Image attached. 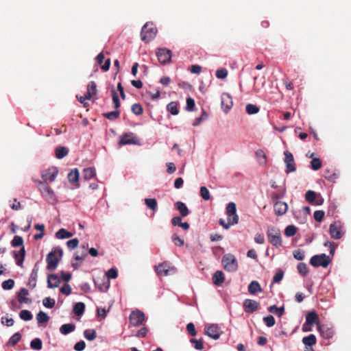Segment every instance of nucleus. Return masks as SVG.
I'll list each match as a JSON object with an SVG mask.
<instances>
[{"mask_svg": "<svg viewBox=\"0 0 351 351\" xmlns=\"http://www.w3.org/2000/svg\"><path fill=\"white\" fill-rule=\"evenodd\" d=\"M267 236L268 238L269 242L276 247H279L282 246V238L281 233L279 228L270 226L267 228Z\"/></svg>", "mask_w": 351, "mask_h": 351, "instance_id": "4", "label": "nucleus"}, {"mask_svg": "<svg viewBox=\"0 0 351 351\" xmlns=\"http://www.w3.org/2000/svg\"><path fill=\"white\" fill-rule=\"evenodd\" d=\"M174 206L175 208L179 211L180 215L182 217H185L189 215L190 211L184 202L180 201L176 202Z\"/></svg>", "mask_w": 351, "mask_h": 351, "instance_id": "20", "label": "nucleus"}, {"mask_svg": "<svg viewBox=\"0 0 351 351\" xmlns=\"http://www.w3.org/2000/svg\"><path fill=\"white\" fill-rule=\"evenodd\" d=\"M1 322L2 324L5 325L6 326H12L14 325V321L12 318L2 317L1 319Z\"/></svg>", "mask_w": 351, "mask_h": 351, "instance_id": "63", "label": "nucleus"}, {"mask_svg": "<svg viewBox=\"0 0 351 351\" xmlns=\"http://www.w3.org/2000/svg\"><path fill=\"white\" fill-rule=\"evenodd\" d=\"M35 183L43 197H44L47 201L51 204H55L56 202L55 193L47 182L36 180Z\"/></svg>", "mask_w": 351, "mask_h": 351, "instance_id": "1", "label": "nucleus"}, {"mask_svg": "<svg viewBox=\"0 0 351 351\" xmlns=\"http://www.w3.org/2000/svg\"><path fill=\"white\" fill-rule=\"evenodd\" d=\"M297 228L293 225L288 226L285 230V234L287 237H292L297 232Z\"/></svg>", "mask_w": 351, "mask_h": 351, "instance_id": "50", "label": "nucleus"}, {"mask_svg": "<svg viewBox=\"0 0 351 351\" xmlns=\"http://www.w3.org/2000/svg\"><path fill=\"white\" fill-rule=\"evenodd\" d=\"M317 320H318V317L315 312L313 311V312L308 313L306 317V323L303 326V330L304 331L309 330L310 329L306 328L305 325L307 324V325L311 326L314 323H315Z\"/></svg>", "mask_w": 351, "mask_h": 351, "instance_id": "22", "label": "nucleus"}, {"mask_svg": "<svg viewBox=\"0 0 351 351\" xmlns=\"http://www.w3.org/2000/svg\"><path fill=\"white\" fill-rule=\"evenodd\" d=\"M256 155L258 158V162L261 165H265L266 163V155L262 149H258L256 152Z\"/></svg>", "mask_w": 351, "mask_h": 351, "instance_id": "51", "label": "nucleus"}, {"mask_svg": "<svg viewBox=\"0 0 351 351\" xmlns=\"http://www.w3.org/2000/svg\"><path fill=\"white\" fill-rule=\"evenodd\" d=\"M172 241L177 246H182L184 244V240L180 238L177 234L172 235Z\"/></svg>", "mask_w": 351, "mask_h": 351, "instance_id": "62", "label": "nucleus"}, {"mask_svg": "<svg viewBox=\"0 0 351 351\" xmlns=\"http://www.w3.org/2000/svg\"><path fill=\"white\" fill-rule=\"evenodd\" d=\"M138 138L133 133L124 134L119 141L120 145H136L138 144Z\"/></svg>", "mask_w": 351, "mask_h": 351, "instance_id": "16", "label": "nucleus"}, {"mask_svg": "<svg viewBox=\"0 0 351 351\" xmlns=\"http://www.w3.org/2000/svg\"><path fill=\"white\" fill-rule=\"evenodd\" d=\"M23 244V239L20 236H14L12 241V245L13 247H19L21 246Z\"/></svg>", "mask_w": 351, "mask_h": 351, "instance_id": "58", "label": "nucleus"}, {"mask_svg": "<svg viewBox=\"0 0 351 351\" xmlns=\"http://www.w3.org/2000/svg\"><path fill=\"white\" fill-rule=\"evenodd\" d=\"M246 112L248 114H254L259 112V108L254 104H248L245 107Z\"/></svg>", "mask_w": 351, "mask_h": 351, "instance_id": "43", "label": "nucleus"}, {"mask_svg": "<svg viewBox=\"0 0 351 351\" xmlns=\"http://www.w3.org/2000/svg\"><path fill=\"white\" fill-rule=\"evenodd\" d=\"M263 322L267 327H272L276 323L275 319L272 315H267L263 317Z\"/></svg>", "mask_w": 351, "mask_h": 351, "instance_id": "54", "label": "nucleus"}, {"mask_svg": "<svg viewBox=\"0 0 351 351\" xmlns=\"http://www.w3.org/2000/svg\"><path fill=\"white\" fill-rule=\"evenodd\" d=\"M95 169L92 167L84 169L82 173L83 178L86 180H88L95 176Z\"/></svg>", "mask_w": 351, "mask_h": 351, "instance_id": "33", "label": "nucleus"}, {"mask_svg": "<svg viewBox=\"0 0 351 351\" xmlns=\"http://www.w3.org/2000/svg\"><path fill=\"white\" fill-rule=\"evenodd\" d=\"M119 110L116 109L114 111L104 113L103 116L110 121H114L119 117Z\"/></svg>", "mask_w": 351, "mask_h": 351, "instance_id": "40", "label": "nucleus"}, {"mask_svg": "<svg viewBox=\"0 0 351 351\" xmlns=\"http://www.w3.org/2000/svg\"><path fill=\"white\" fill-rule=\"evenodd\" d=\"M318 195L313 191H308L305 195L306 200L310 204H314Z\"/></svg>", "mask_w": 351, "mask_h": 351, "instance_id": "36", "label": "nucleus"}, {"mask_svg": "<svg viewBox=\"0 0 351 351\" xmlns=\"http://www.w3.org/2000/svg\"><path fill=\"white\" fill-rule=\"evenodd\" d=\"M157 33V29L152 22L146 23L142 27L141 36V40L145 43L152 40Z\"/></svg>", "mask_w": 351, "mask_h": 351, "instance_id": "3", "label": "nucleus"}, {"mask_svg": "<svg viewBox=\"0 0 351 351\" xmlns=\"http://www.w3.org/2000/svg\"><path fill=\"white\" fill-rule=\"evenodd\" d=\"M268 311L270 313H276L278 317H282L285 313V307L278 308L276 305H272L268 308Z\"/></svg>", "mask_w": 351, "mask_h": 351, "instance_id": "37", "label": "nucleus"}, {"mask_svg": "<svg viewBox=\"0 0 351 351\" xmlns=\"http://www.w3.org/2000/svg\"><path fill=\"white\" fill-rule=\"evenodd\" d=\"M43 305L49 308H52L54 307L56 302L54 299L50 298H45L43 301Z\"/></svg>", "mask_w": 351, "mask_h": 351, "instance_id": "56", "label": "nucleus"}, {"mask_svg": "<svg viewBox=\"0 0 351 351\" xmlns=\"http://www.w3.org/2000/svg\"><path fill=\"white\" fill-rule=\"evenodd\" d=\"M36 319L38 323H45L49 321V317L46 313L40 311L36 315Z\"/></svg>", "mask_w": 351, "mask_h": 351, "instance_id": "48", "label": "nucleus"}, {"mask_svg": "<svg viewBox=\"0 0 351 351\" xmlns=\"http://www.w3.org/2000/svg\"><path fill=\"white\" fill-rule=\"evenodd\" d=\"M29 294L28 290L25 288H22L17 294L18 301L21 304L29 303L31 300L26 298V295Z\"/></svg>", "mask_w": 351, "mask_h": 351, "instance_id": "27", "label": "nucleus"}, {"mask_svg": "<svg viewBox=\"0 0 351 351\" xmlns=\"http://www.w3.org/2000/svg\"><path fill=\"white\" fill-rule=\"evenodd\" d=\"M78 244L79 240L77 238L71 239L66 242V245L70 250H74L77 247Z\"/></svg>", "mask_w": 351, "mask_h": 351, "instance_id": "60", "label": "nucleus"}, {"mask_svg": "<svg viewBox=\"0 0 351 351\" xmlns=\"http://www.w3.org/2000/svg\"><path fill=\"white\" fill-rule=\"evenodd\" d=\"M83 247V251L82 252H77L75 255H74V260L76 261H82L85 259V258L87 256V254H86V247L85 245H83L82 246Z\"/></svg>", "mask_w": 351, "mask_h": 351, "instance_id": "42", "label": "nucleus"}, {"mask_svg": "<svg viewBox=\"0 0 351 351\" xmlns=\"http://www.w3.org/2000/svg\"><path fill=\"white\" fill-rule=\"evenodd\" d=\"M61 281L56 274H49L47 277V285L49 288L58 287Z\"/></svg>", "mask_w": 351, "mask_h": 351, "instance_id": "23", "label": "nucleus"}, {"mask_svg": "<svg viewBox=\"0 0 351 351\" xmlns=\"http://www.w3.org/2000/svg\"><path fill=\"white\" fill-rule=\"evenodd\" d=\"M112 101L114 104V107L115 109L117 110L120 107L121 104H120L118 94L116 92V90H114V87H112Z\"/></svg>", "mask_w": 351, "mask_h": 351, "instance_id": "46", "label": "nucleus"}, {"mask_svg": "<svg viewBox=\"0 0 351 351\" xmlns=\"http://www.w3.org/2000/svg\"><path fill=\"white\" fill-rule=\"evenodd\" d=\"M159 62L163 64L170 62L171 59V51L166 48H160L156 52Z\"/></svg>", "mask_w": 351, "mask_h": 351, "instance_id": "11", "label": "nucleus"}, {"mask_svg": "<svg viewBox=\"0 0 351 351\" xmlns=\"http://www.w3.org/2000/svg\"><path fill=\"white\" fill-rule=\"evenodd\" d=\"M79 177L80 173L77 169L71 170V171L68 174V180L72 184L77 183L78 182Z\"/></svg>", "mask_w": 351, "mask_h": 351, "instance_id": "30", "label": "nucleus"}, {"mask_svg": "<svg viewBox=\"0 0 351 351\" xmlns=\"http://www.w3.org/2000/svg\"><path fill=\"white\" fill-rule=\"evenodd\" d=\"M298 271L302 276H305L308 273V269L306 263H300L297 266Z\"/></svg>", "mask_w": 351, "mask_h": 351, "instance_id": "44", "label": "nucleus"}, {"mask_svg": "<svg viewBox=\"0 0 351 351\" xmlns=\"http://www.w3.org/2000/svg\"><path fill=\"white\" fill-rule=\"evenodd\" d=\"M226 215L228 219L231 220V223L233 224H237L239 223V216L237 214V206L234 202H230L226 206Z\"/></svg>", "mask_w": 351, "mask_h": 351, "instance_id": "9", "label": "nucleus"}, {"mask_svg": "<svg viewBox=\"0 0 351 351\" xmlns=\"http://www.w3.org/2000/svg\"><path fill=\"white\" fill-rule=\"evenodd\" d=\"M30 346L33 350H40L43 347L42 341L39 338H36L31 341Z\"/></svg>", "mask_w": 351, "mask_h": 351, "instance_id": "45", "label": "nucleus"}, {"mask_svg": "<svg viewBox=\"0 0 351 351\" xmlns=\"http://www.w3.org/2000/svg\"><path fill=\"white\" fill-rule=\"evenodd\" d=\"M145 205L152 210L153 211H156L158 207V203L156 199L154 198H146L145 199Z\"/></svg>", "mask_w": 351, "mask_h": 351, "instance_id": "35", "label": "nucleus"}, {"mask_svg": "<svg viewBox=\"0 0 351 351\" xmlns=\"http://www.w3.org/2000/svg\"><path fill=\"white\" fill-rule=\"evenodd\" d=\"M311 167L313 170H318L322 167V162L319 158H313L311 161Z\"/></svg>", "mask_w": 351, "mask_h": 351, "instance_id": "59", "label": "nucleus"}, {"mask_svg": "<svg viewBox=\"0 0 351 351\" xmlns=\"http://www.w3.org/2000/svg\"><path fill=\"white\" fill-rule=\"evenodd\" d=\"M155 271L158 276H166L169 275L171 271L175 272L176 269L173 267H170L168 262H163L158 266H155Z\"/></svg>", "mask_w": 351, "mask_h": 351, "instance_id": "10", "label": "nucleus"}, {"mask_svg": "<svg viewBox=\"0 0 351 351\" xmlns=\"http://www.w3.org/2000/svg\"><path fill=\"white\" fill-rule=\"evenodd\" d=\"M190 341L192 343H194L195 348L198 350H201L204 349V345H203V340L202 339H191Z\"/></svg>", "mask_w": 351, "mask_h": 351, "instance_id": "57", "label": "nucleus"}, {"mask_svg": "<svg viewBox=\"0 0 351 351\" xmlns=\"http://www.w3.org/2000/svg\"><path fill=\"white\" fill-rule=\"evenodd\" d=\"M75 326L73 324H65L60 326V332L61 334L66 335L75 330Z\"/></svg>", "mask_w": 351, "mask_h": 351, "instance_id": "29", "label": "nucleus"}, {"mask_svg": "<svg viewBox=\"0 0 351 351\" xmlns=\"http://www.w3.org/2000/svg\"><path fill=\"white\" fill-rule=\"evenodd\" d=\"M97 94V84L91 81L87 86V92L84 95V99H90L91 97Z\"/></svg>", "mask_w": 351, "mask_h": 351, "instance_id": "21", "label": "nucleus"}, {"mask_svg": "<svg viewBox=\"0 0 351 351\" xmlns=\"http://www.w3.org/2000/svg\"><path fill=\"white\" fill-rule=\"evenodd\" d=\"M200 196L204 200H209L210 199V192L206 186L200 187Z\"/></svg>", "mask_w": 351, "mask_h": 351, "instance_id": "53", "label": "nucleus"}, {"mask_svg": "<svg viewBox=\"0 0 351 351\" xmlns=\"http://www.w3.org/2000/svg\"><path fill=\"white\" fill-rule=\"evenodd\" d=\"M21 339V335L19 332H16L10 338L8 344L14 346L20 341Z\"/></svg>", "mask_w": 351, "mask_h": 351, "instance_id": "41", "label": "nucleus"}, {"mask_svg": "<svg viewBox=\"0 0 351 351\" xmlns=\"http://www.w3.org/2000/svg\"><path fill=\"white\" fill-rule=\"evenodd\" d=\"M233 102L232 97L230 94L223 93L221 95V106L226 112H228L229 110L232 107Z\"/></svg>", "mask_w": 351, "mask_h": 351, "instance_id": "17", "label": "nucleus"}, {"mask_svg": "<svg viewBox=\"0 0 351 351\" xmlns=\"http://www.w3.org/2000/svg\"><path fill=\"white\" fill-rule=\"evenodd\" d=\"M73 236V234L64 228L60 229L56 233V237L59 239L70 238Z\"/></svg>", "mask_w": 351, "mask_h": 351, "instance_id": "34", "label": "nucleus"}, {"mask_svg": "<svg viewBox=\"0 0 351 351\" xmlns=\"http://www.w3.org/2000/svg\"><path fill=\"white\" fill-rule=\"evenodd\" d=\"M132 112L136 115H141L143 112V108L139 104H134L131 107Z\"/></svg>", "mask_w": 351, "mask_h": 351, "instance_id": "52", "label": "nucleus"}, {"mask_svg": "<svg viewBox=\"0 0 351 351\" xmlns=\"http://www.w3.org/2000/svg\"><path fill=\"white\" fill-rule=\"evenodd\" d=\"M302 342L306 346H312L316 343V337L314 335L311 334L302 339Z\"/></svg>", "mask_w": 351, "mask_h": 351, "instance_id": "38", "label": "nucleus"}, {"mask_svg": "<svg viewBox=\"0 0 351 351\" xmlns=\"http://www.w3.org/2000/svg\"><path fill=\"white\" fill-rule=\"evenodd\" d=\"M62 250L60 247L55 248L50 252L46 258L47 263V269L55 270L59 263L60 259L62 256Z\"/></svg>", "mask_w": 351, "mask_h": 351, "instance_id": "2", "label": "nucleus"}, {"mask_svg": "<svg viewBox=\"0 0 351 351\" xmlns=\"http://www.w3.org/2000/svg\"><path fill=\"white\" fill-rule=\"evenodd\" d=\"M167 110L172 114L176 115L178 114L179 111L178 110V104L175 101H171L167 105Z\"/></svg>", "mask_w": 351, "mask_h": 351, "instance_id": "49", "label": "nucleus"}, {"mask_svg": "<svg viewBox=\"0 0 351 351\" xmlns=\"http://www.w3.org/2000/svg\"><path fill=\"white\" fill-rule=\"evenodd\" d=\"M58 174V169L56 167H51L41 171L42 182H53Z\"/></svg>", "mask_w": 351, "mask_h": 351, "instance_id": "8", "label": "nucleus"}, {"mask_svg": "<svg viewBox=\"0 0 351 351\" xmlns=\"http://www.w3.org/2000/svg\"><path fill=\"white\" fill-rule=\"evenodd\" d=\"M84 337L88 341L94 340L97 337V333L94 329H87L84 332Z\"/></svg>", "mask_w": 351, "mask_h": 351, "instance_id": "39", "label": "nucleus"}, {"mask_svg": "<svg viewBox=\"0 0 351 351\" xmlns=\"http://www.w3.org/2000/svg\"><path fill=\"white\" fill-rule=\"evenodd\" d=\"M261 291H262V288H261L260 284L258 283V282H257L256 280H253L250 283V285L248 286V292L250 294L254 295L256 293L261 292Z\"/></svg>", "mask_w": 351, "mask_h": 351, "instance_id": "28", "label": "nucleus"}, {"mask_svg": "<svg viewBox=\"0 0 351 351\" xmlns=\"http://www.w3.org/2000/svg\"><path fill=\"white\" fill-rule=\"evenodd\" d=\"M39 271V267L38 263H36L30 274L28 285L32 288H35L36 286V280L38 278V274Z\"/></svg>", "mask_w": 351, "mask_h": 351, "instance_id": "19", "label": "nucleus"}, {"mask_svg": "<svg viewBox=\"0 0 351 351\" xmlns=\"http://www.w3.org/2000/svg\"><path fill=\"white\" fill-rule=\"evenodd\" d=\"M293 255V257L298 261H302L304 258V253L300 250H294Z\"/></svg>", "mask_w": 351, "mask_h": 351, "instance_id": "64", "label": "nucleus"}, {"mask_svg": "<svg viewBox=\"0 0 351 351\" xmlns=\"http://www.w3.org/2000/svg\"><path fill=\"white\" fill-rule=\"evenodd\" d=\"M285 154V162L286 164L287 170L286 172L287 173L291 172H294L295 171V161L293 158V154L289 151H286L284 153Z\"/></svg>", "mask_w": 351, "mask_h": 351, "instance_id": "13", "label": "nucleus"}, {"mask_svg": "<svg viewBox=\"0 0 351 351\" xmlns=\"http://www.w3.org/2000/svg\"><path fill=\"white\" fill-rule=\"evenodd\" d=\"M14 257L16 260V263L19 266H22L25 259V250L24 247H22L19 252L14 251Z\"/></svg>", "mask_w": 351, "mask_h": 351, "instance_id": "24", "label": "nucleus"}, {"mask_svg": "<svg viewBox=\"0 0 351 351\" xmlns=\"http://www.w3.org/2000/svg\"><path fill=\"white\" fill-rule=\"evenodd\" d=\"M129 320L133 326H139L145 322V316L142 311L136 310L131 312Z\"/></svg>", "mask_w": 351, "mask_h": 351, "instance_id": "7", "label": "nucleus"}, {"mask_svg": "<svg viewBox=\"0 0 351 351\" xmlns=\"http://www.w3.org/2000/svg\"><path fill=\"white\" fill-rule=\"evenodd\" d=\"M228 75V71L224 69H219L216 71V77L219 79H225Z\"/></svg>", "mask_w": 351, "mask_h": 351, "instance_id": "61", "label": "nucleus"}, {"mask_svg": "<svg viewBox=\"0 0 351 351\" xmlns=\"http://www.w3.org/2000/svg\"><path fill=\"white\" fill-rule=\"evenodd\" d=\"M55 152L56 158L58 159H62L68 154L69 150L65 147L59 146L56 147Z\"/></svg>", "mask_w": 351, "mask_h": 351, "instance_id": "31", "label": "nucleus"}, {"mask_svg": "<svg viewBox=\"0 0 351 351\" xmlns=\"http://www.w3.org/2000/svg\"><path fill=\"white\" fill-rule=\"evenodd\" d=\"M331 260L326 254L313 256L310 259V264L315 267H327Z\"/></svg>", "mask_w": 351, "mask_h": 351, "instance_id": "6", "label": "nucleus"}, {"mask_svg": "<svg viewBox=\"0 0 351 351\" xmlns=\"http://www.w3.org/2000/svg\"><path fill=\"white\" fill-rule=\"evenodd\" d=\"M243 307L245 313H252L259 308L260 304L256 300L245 299L243 302Z\"/></svg>", "mask_w": 351, "mask_h": 351, "instance_id": "12", "label": "nucleus"}, {"mask_svg": "<svg viewBox=\"0 0 351 351\" xmlns=\"http://www.w3.org/2000/svg\"><path fill=\"white\" fill-rule=\"evenodd\" d=\"M85 310V304L83 302H77L73 306V313L77 316L82 315Z\"/></svg>", "mask_w": 351, "mask_h": 351, "instance_id": "32", "label": "nucleus"}, {"mask_svg": "<svg viewBox=\"0 0 351 351\" xmlns=\"http://www.w3.org/2000/svg\"><path fill=\"white\" fill-rule=\"evenodd\" d=\"M14 281L12 279H8L2 282V288L5 290H10L14 287Z\"/></svg>", "mask_w": 351, "mask_h": 351, "instance_id": "55", "label": "nucleus"}, {"mask_svg": "<svg viewBox=\"0 0 351 351\" xmlns=\"http://www.w3.org/2000/svg\"><path fill=\"white\" fill-rule=\"evenodd\" d=\"M221 263L223 269L228 272L236 271L238 269V263L235 256L232 254H226L222 257Z\"/></svg>", "mask_w": 351, "mask_h": 351, "instance_id": "5", "label": "nucleus"}, {"mask_svg": "<svg viewBox=\"0 0 351 351\" xmlns=\"http://www.w3.org/2000/svg\"><path fill=\"white\" fill-rule=\"evenodd\" d=\"M329 232L332 239H339L342 237L341 223L339 221H335L333 223H331Z\"/></svg>", "mask_w": 351, "mask_h": 351, "instance_id": "14", "label": "nucleus"}, {"mask_svg": "<svg viewBox=\"0 0 351 351\" xmlns=\"http://www.w3.org/2000/svg\"><path fill=\"white\" fill-rule=\"evenodd\" d=\"M212 280L215 285L219 287L225 280L224 274L221 271H217L213 274Z\"/></svg>", "mask_w": 351, "mask_h": 351, "instance_id": "26", "label": "nucleus"}, {"mask_svg": "<svg viewBox=\"0 0 351 351\" xmlns=\"http://www.w3.org/2000/svg\"><path fill=\"white\" fill-rule=\"evenodd\" d=\"M274 209L276 215L280 216L286 213L288 209V206L284 202L276 201L274 203Z\"/></svg>", "mask_w": 351, "mask_h": 351, "instance_id": "18", "label": "nucleus"}, {"mask_svg": "<svg viewBox=\"0 0 351 351\" xmlns=\"http://www.w3.org/2000/svg\"><path fill=\"white\" fill-rule=\"evenodd\" d=\"M19 317L24 321H29L33 317L31 312L28 310H22L19 313Z\"/></svg>", "mask_w": 351, "mask_h": 351, "instance_id": "47", "label": "nucleus"}, {"mask_svg": "<svg viewBox=\"0 0 351 351\" xmlns=\"http://www.w3.org/2000/svg\"><path fill=\"white\" fill-rule=\"evenodd\" d=\"M205 334L210 338L217 340L221 336L220 328L217 325L211 324L205 328Z\"/></svg>", "mask_w": 351, "mask_h": 351, "instance_id": "15", "label": "nucleus"}, {"mask_svg": "<svg viewBox=\"0 0 351 351\" xmlns=\"http://www.w3.org/2000/svg\"><path fill=\"white\" fill-rule=\"evenodd\" d=\"M318 330L319 331L321 335L325 339H330L334 335V331L332 328H328L326 326H319Z\"/></svg>", "mask_w": 351, "mask_h": 351, "instance_id": "25", "label": "nucleus"}]
</instances>
